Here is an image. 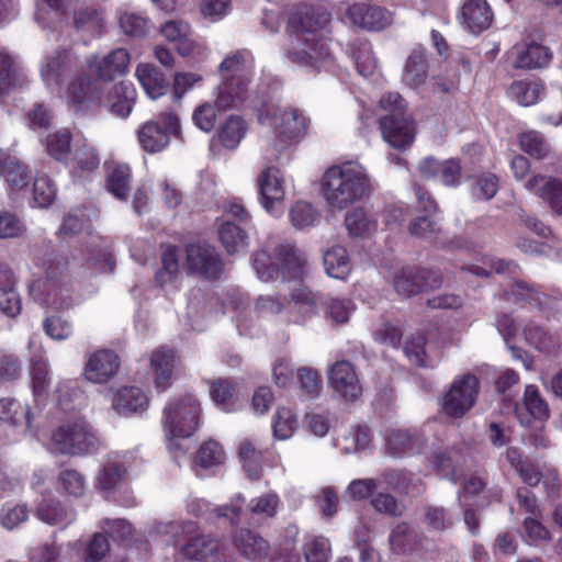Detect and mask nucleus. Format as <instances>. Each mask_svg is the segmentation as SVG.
<instances>
[{
    "mask_svg": "<svg viewBox=\"0 0 562 562\" xmlns=\"http://www.w3.org/2000/svg\"><path fill=\"white\" fill-rule=\"evenodd\" d=\"M131 64V55L125 48H115L108 55L100 57L92 55L87 59V67L90 72L99 77L105 86L117 76H123L128 72Z\"/></svg>",
    "mask_w": 562,
    "mask_h": 562,
    "instance_id": "obj_14",
    "label": "nucleus"
},
{
    "mask_svg": "<svg viewBox=\"0 0 562 562\" xmlns=\"http://www.w3.org/2000/svg\"><path fill=\"white\" fill-rule=\"evenodd\" d=\"M36 517L48 525H68L76 518L75 510L56 499H44L36 509Z\"/></svg>",
    "mask_w": 562,
    "mask_h": 562,
    "instance_id": "obj_37",
    "label": "nucleus"
},
{
    "mask_svg": "<svg viewBox=\"0 0 562 562\" xmlns=\"http://www.w3.org/2000/svg\"><path fill=\"white\" fill-rule=\"evenodd\" d=\"M178 362L179 357L171 348L161 346L151 352L149 364L154 374V385L158 392H164L171 386L172 373Z\"/></svg>",
    "mask_w": 562,
    "mask_h": 562,
    "instance_id": "obj_22",
    "label": "nucleus"
},
{
    "mask_svg": "<svg viewBox=\"0 0 562 562\" xmlns=\"http://www.w3.org/2000/svg\"><path fill=\"white\" fill-rule=\"evenodd\" d=\"M31 409L27 405H23L14 398L7 397L0 400V420L12 426H16L25 422L30 427Z\"/></svg>",
    "mask_w": 562,
    "mask_h": 562,
    "instance_id": "obj_45",
    "label": "nucleus"
},
{
    "mask_svg": "<svg viewBox=\"0 0 562 562\" xmlns=\"http://www.w3.org/2000/svg\"><path fill=\"white\" fill-rule=\"evenodd\" d=\"M472 194L477 200H491L498 191V178L493 173H482L472 181Z\"/></svg>",
    "mask_w": 562,
    "mask_h": 562,
    "instance_id": "obj_61",
    "label": "nucleus"
},
{
    "mask_svg": "<svg viewBox=\"0 0 562 562\" xmlns=\"http://www.w3.org/2000/svg\"><path fill=\"white\" fill-rule=\"evenodd\" d=\"M127 481V470L116 458L109 457L99 469L95 476L97 487L106 496L120 491Z\"/></svg>",
    "mask_w": 562,
    "mask_h": 562,
    "instance_id": "obj_28",
    "label": "nucleus"
},
{
    "mask_svg": "<svg viewBox=\"0 0 562 562\" xmlns=\"http://www.w3.org/2000/svg\"><path fill=\"white\" fill-rule=\"evenodd\" d=\"M25 232V223L20 216L8 210L0 211V239L19 238Z\"/></svg>",
    "mask_w": 562,
    "mask_h": 562,
    "instance_id": "obj_59",
    "label": "nucleus"
},
{
    "mask_svg": "<svg viewBox=\"0 0 562 562\" xmlns=\"http://www.w3.org/2000/svg\"><path fill=\"white\" fill-rule=\"evenodd\" d=\"M345 225L351 236H364L376 228V222L363 210L355 209L347 213Z\"/></svg>",
    "mask_w": 562,
    "mask_h": 562,
    "instance_id": "obj_51",
    "label": "nucleus"
},
{
    "mask_svg": "<svg viewBox=\"0 0 562 562\" xmlns=\"http://www.w3.org/2000/svg\"><path fill=\"white\" fill-rule=\"evenodd\" d=\"M328 382L335 395L346 402L357 401L362 394L361 382L349 361L335 362L328 371Z\"/></svg>",
    "mask_w": 562,
    "mask_h": 562,
    "instance_id": "obj_15",
    "label": "nucleus"
},
{
    "mask_svg": "<svg viewBox=\"0 0 562 562\" xmlns=\"http://www.w3.org/2000/svg\"><path fill=\"white\" fill-rule=\"evenodd\" d=\"M258 121L271 125L277 138L282 143L303 136L307 127V119L303 112L291 106L278 109L272 114L260 113Z\"/></svg>",
    "mask_w": 562,
    "mask_h": 562,
    "instance_id": "obj_11",
    "label": "nucleus"
},
{
    "mask_svg": "<svg viewBox=\"0 0 562 562\" xmlns=\"http://www.w3.org/2000/svg\"><path fill=\"white\" fill-rule=\"evenodd\" d=\"M247 132L245 121L236 115L229 116L220 127L217 136L221 144L228 148L235 149Z\"/></svg>",
    "mask_w": 562,
    "mask_h": 562,
    "instance_id": "obj_44",
    "label": "nucleus"
},
{
    "mask_svg": "<svg viewBox=\"0 0 562 562\" xmlns=\"http://www.w3.org/2000/svg\"><path fill=\"white\" fill-rule=\"evenodd\" d=\"M290 299L293 305L288 313L286 323L304 324L317 314L318 303L322 297L307 288H297L291 292Z\"/></svg>",
    "mask_w": 562,
    "mask_h": 562,
    "instance_id": "obj_27",
    "label": "nucleus"
},
{
    "mask_svg": "<svg viewBox=\"0 0 562 562\" xmlns=\"http://www.w3.org/2000/svg\"><path fill=\"white\" fill-rule=\"evenodd\" d=\"M106 94L105 83L90 70L77 71L65 88L68 108L78 115L97 114L103 106Z\"/></svg>",
    "mask_w": 562,
    "mask_h": 562,
    "instance_id": "obj_4",
    "label": "nucleus"
},
{
    "mask_svg": "<svg viewBox=\"0 0 562 562\" xmlns=\"http://www.w3.org/2000/svg\"><path fill=\"white\" fill-rule=\"evenodd\" d=\"M148 398L138 387L125 386L114 395L112 407L122 415L136 413L146 409Z\"/></svg>",
    "mask_w": 562,
    "mask_h": 562,
    "instance_id": "obj_36",
    "label": "nucleus"
},
{
    "mask_svg": "<svg viewBox=\"0 0 562 562\" xmlns=\"http://www.w3.org/2000/svg\"><path fill=\"white\" fill-rule=\"evenodd\" d=\"M30 376L32 390L36 397L46 393L49 383V363L43 351L35 352L31 358Z\"/></svg>",
    "mask_w": 562,
    "mask_h": 562,
    "instance_id": "obj_41",
    "label": "nucleus"
},
{
    "mask_svg": "<svg viewBox=\"0 0 562 562\" xmlns=\"http://www.w3.org/2000/svg\"><path fill=\"white\" fill-rule=\"evenodd\" d=\"M516 415L522 426H530L533 420L543 422L550 417L549 405L537 386L529 384L525 387L522 404L516 407Z\"/></svg>",
    "mask_w": 562,
    "mask_h": 562,
    "instance_id": "obj_26",
    "label": "nucleus"
},
{
    "mask_svg": "<svg viewBox=\"0 0 562 562\" xmlns=\"http://www.w3.org/2000/svg\"><path fill=\"white\" fill-rule=\"evenodd\" d=\"M232 542L237 552L247 560L266 559L270 552L269 542L249 528H238L232 535Z\"/></svg>",
    "mask_w": 562,
    "mask_h": 562,
    "instance_id": "obj_23",
    "label": "nucleus"
},
{
    "mask_svg": "<svg viewBox=\"0 0 562 562\" xmlns=\"http://www.w3.org/2000/svg\"><path fill=\"white\" fill-rule=\"evenodd\" d=\"M297 427V420L291 409L281 407L276 413L273 422V435L276 438L285 440L290 438Z\"/></svg>",
    "mask_w": 562,
    "mask_h": 562,
    "instance_id": "obj_62",
    "label": "nucleus"
},
{
    "mask_svg": "<svg viewBox=\"0 0 562 562\" xmlns=\"http://www.w3.org/2000/svg\"><path fill=\"white\" fill-rule=\"evenodd\" d=\"M326 273L336 279H345L350 272V260L346 248L334 246L324 254Z\"/></svg>",
    "mask_w": 562,
    "mask_h": 562,
    "instance_id": "obj_42",
    "label": "nucleus"
},
{
    "mask_svg": "<svg viewBox=\"0 0 562 562\" xmlns=\"http://www.w3.org/2000/svg\"><path fill=\"white\" fill-rule=\"evenodd\" d=\"M254 60L248 50H238L227 56L220 65L222 80L235 81L249 86L251 81Z\"/></svg>",
    "mask_w": 562,
    "mask_h": 562,
    "instance_id": "obj_25",
    "label": "nucleus"
},
{
    "mask_svg": "<svg viewBox=\"0 0 562 562\" xmlns=\"http://www.w3.org/2000/svg\"><path fill=\"white\" fill-rule=\"evenodd\" d=\"M98 445L91 426L82 418L63 424L50 437V449L59 454H86L97 449Z\"/></svg>",
    "mask_w": 562,
    "mask_h": 562,
    "instance_id": "obj_6",
    "label": "nucleus"
},
{
    "mask_svg": "<svg viewBox=\"0 0 562 562\" xmlns=\"http://www.w3.org/2000/svg\"><path fill=\"white\" fill-rule=\"evenodd\" d=\"M290 221L296 228H304L313 225L317 217V211L311 203L297 201L290 210Z\"/></svg>",
    "mask_w": 562,
    "mask_h": 562,
    "instance_id": "obj_64",
    "label": "nucleus"
},
{
    "mask_svg": "<svg viewBox=\"0 0 562 562\" xmlns=\"http://www.w3.org/2000/svg\"><path fill=\"white\" fill-rule=\"evenodd\" d=\"M218 236L222 245L231 255L248 246L247 234L238 225L228 220L221 225Z\"/></svg>",
    "mask_w": 562,
    "mask_h": 562,
    "instance_id": "obj_43",
    "label": "nucleus"
},
{
    "mask_svg": "<svg viewBox=\"0 0 562 562\" xmlns=\"http://www.w3.org/2000/svg\"><path fill=\"white\" fill-rule=\"evenodd\" d=\"M425 537L416 531L408 522L397 524L390 533V544L397 553H411L422 548Z\"/></svg>",
    "mask_w": 562,
    "mask_h": 562,
    "instance_id": "obj_34",
    "label": "nucleus"
},
{
    "mask_svg": "<svg viewBox=\"0 0 562 562\" xmlns=\"http://www.w3.org/2000/svg\"><path fill=\"white\" fill-rule=\"evenodd\" d=\"M280 505V496L269 491L251 498L247 504V510L254 518L265 521L276 517Z\"/></svg>",
    "mask_w": 562,
    "mask_h": 562,
    "instance_id": "obj_39",
    "label": "nucleus"
},
{
    "mask_svg": "<svg viewBox=\"0 0 562 562\" xmlns=\"http://www.w3.org/2000/svg\"><path fill=\"white\" fill-rule=\"evenodd\" d=\"M543 92L544 86L540 81H515L509 88L512 98L525 106L535 104Z\"/></svg>",
    "mask_w": 562,
    "mask_h": 562,
    "instance_id": "obj_46",
    "label": "nucleus"
},
{
    "mask_svg": "<svg viewBox=\"0 0 562 562\" xmlns=\"http://www.w3.org/2000/svg\"><path fill=\"white\" fill-rule=\"evenodd\" d=\"M257 187L261 205L269 213L274 212L278 205L282 204L285 195L281 171L274 166L265 168L257 177Z\"/></svg>",
    "mask_w": 562,
    "mask_h": 562,
    "instance_id": "obj_18",
    "label": "nucleus"
},
{
    "mask_svg": "<svg viewBox=\"0 0 562 562\" xmlns=\"http://www.w3.org/2000/svg\"><path fill=\"white\" fill-rule=\"evenodd\" d=\"M158 121H147L137 130V138L140 147L149 154L162 151L170 143V135L180 137L181 125L175 111L161 112Z\"/></svg>",
    "mask_w": 562,
    "mask_h": 562,
    "instance_id": "obj_9",
    "label": "nucleus"
},
{
    "mask_svg": "<svg viewBox=\"0 0 562 562\" xmlns=\"http://www.w3.org/2000/svg\"><path fill=\"white\" fill-rule=\"evenodd\" d=\"M179 272V257L173 246H167L161 254V268L156 272V282L160 286L172 283Z\"/></svg>",
    "mask_w": 562,
    "mask_h": 562,
    "instance_id": "obj_50",
    "label": "nucleus"
},
{
    "mask_svg": "<svg viewBox=\"0 0 562 562\" xmlns=\"http://www.w3.org/2000/svg\"><path fill=\"white\" fill-rule=\"evenodd\" d=\"M76 30L89 33L92 36H100L104 31V19L93 8H85L76 12L74 18Z\"/></svg>",
    "mask_w": 562,
    "mask_h": 562,
    "instance_id": "obj_48",
    "label": "nucleus"
},
{
    "mask_svg": "<svg viewBox=\"0 0 562 562\" xmlns=\"http://www.w3.org/2000/svg\"><path fill=\"white\" fill-rule=\"evenodd\" d=\"M238 457L247 476L259 480L262 475V451L249 439H244L238 448Z\"/></svg>",
    "mask_w": 562,
    "mask_h": 562,
    "instance_id": "obj_40",
    "label": "nucleus"
},
{
    "mask_svg": "<svg viewBox=\"0 0 562 562\" xmlns=\"http://www.w3.org/2000/svg\"><path fill=\"white\" fill-rule=\"evenodd\" d=\"M159 532L171 533L172 537H184L187 543L180 546L182 554L191 560L202 561L213 555L218 549V541L211 535L200 531L196 522L180 520L159 526Z\"/></svg>",
    "mask_w": 562,
    "mask_h": 562,
    "instance_id": "obj_7",
    "label": "nucleus"
},
{
    "mask_svg": "<svg viewBox=\"0 0 562 562\" xmlns=\"http://www.w3.org/2000/svg\"><path fill=\"white\" fill-rule=\"evenodd\" d=\"M67 269V260L64 258H55L46 268V278H41L32 282L29 288L30 294L35 301L55 308L63 307L58 295L66 290L59 280Z\"/></svg>",
    "mask_w": 562,
    "mask_h": 562,
    "instance_id": "obj_12",
    "label": "nucleus"
},
{
    "mask_svg": "<svg viewBox=\"0 0 562 562\" xmlns=\"http://www.w3.org/2000/svg\"><path fill=\"white\" fill-rule=\"evenodd\" d=\"M461 15L463 25L474 34L487 30L493 22V12L486 0H464Z\"/></svg>",
    "mask_w": 562,
    "mask_h": 562,
    "instance_id": "obj_29",
    "label": "nucleus"
},
{
    "mask_svg": "<svg viewBox=\"0 0 562 562\" xmlns=\"http://www.w3.org/2000/svg\"><path fill=\"white\" fill-rule=\"evenodd\" d=\"M201 407L192 394L171 400L164 409L162 425L167 437L188 438L200 425Z\"/></svg>",
    "mask_w": 562,
    "mask_h": 562,
    "instance_id": "obj_5",
    "label": "nucleus"
},
{
    "mask_svg": "<svg viewBox=\"0 0 562 562\" xmlns=\"http://www.w3.org/2000/svg\"><path fill=\"white\" fill-rule=\"evenodd\" d=\"M186 262L192 273L216 280L223 271V262L215 248L207 244H191L186 248Z\"/></svg>",
    "mask_w": 562,
    "mask_h": 562,
    "instance_id": "obj_13",
    "label": "nucleus"
},
{
    "mask_svg": "<svg viewBox=\"0 0 562 562\" xmlns=\"http://www.w3.org/2000/svg\"><path fill=\"white\" fill-rule=\"evenodd\" d=\"M440 280L435 273L426 270L403 269L394 277L395 291L404 296L411 297L422 291L438 286Z\"/></svg>",
    "mask_w": 562,
    "mask_h": 562,
    "instance_id": "obj_21",
    "label": "nucleus"
},
{
    "mask_svg": "<svg viewBox=\"0 0 562 562\" xmlns=\"http://www.w3.org/2000/svg\"><path fill=\"white\" fill-rule=\"evenodd\" d=\"M119 369V356L110 349H99L87 356L82 376L88 382L105 384L116 375Z\"/></svg>",
    "mask_w": 562,
    "mask_h": 562,
    "instance_id": "obj_17",
    "label": "nucleus"
},
{
    "mask_svg": "<svg viewBox=\"0 0 562 562\" xmlns=\"http://www.w3.org/2000/svg\"><path fill=\"white\" fill-rule=\"evenodd\" d=\"M346 15L353 25L369 31H380L392 23L391 13L380 7L357 3L347 9Z\"/></svg>",
    "mask_w": 562,
    "mask_h": 562,
    "instance_id": "obj_24",
    "label": "nucleus"
},
{
    "mask_svg": "<svg viewBox=\"0 0 562 562\" xmlns=\"http://www.w3.org/2000/svg\"><path fill=\"white\" fill-rule=\"evenodd\" d=\"M328 22V14L323 13L314 21V14L308 12L297 23L295 18L291 20L294 42L288 50V57L293 64L318 70L330 61L327 42L321 35Z\"/></svg>",
    "mask_w": 562,
    "mask_h": 562,
    "instance_id": "obj_2",
    "label": "nucleus"
},
{
    "mask_svg": "<svg viewBox=\"0 0 562 562\" xmlns=\"http://www.w3.org/2000/svg\"><path fill=\"white\" fill-rule=\"evenodd\" d=\"M305 255L293 244L266 245L252 255V267L262 282L291 281L305 272Z\"/></svg>",
    "mask_w": 562,
    "mask_h": 562,
    "instance_id": "obj_3",
    "label": "nucleus"
},
{
    "mask_svg": "<svg viewBox=\"0 0 562 562\" xmlns=\"http://www.w3.org/2000/svg\"><path fill=\"white\" fill-rule=\"evenodd\" d=\"M409 233L418 238L427 239L436 244L440 241L442 229L439 224L428 216H418L409 223Z\"/></svg>",
    "mask_w": 562,
    "mask_h": 562,
    "instance_id": "obj_53",
    "label": "nucleus"
},
{
    "mask_svg": "<svg viewBox=\"0 0 562 562\" xmlns=\"http://www.w3.org/2000/svg\"><path fill=\"white\" fill-rule=\"evenodd\" d=\"M520 148L537 159H543L550 154V146L537 131H528L519 136Z\"/></svg>",
    "mask_w": 562,
    "mask_h": 562,
    "instance_id": "obj_55",
    "label": "nucleus"
},
{
    "mask_svg": "<svg viewBox=\"0 0 562 562\" xmlns=\"http://www.w3.org/2000/svg\"><path fill=\"white\" fill-rule=\"evenodd\" d=\"M513 66L517 69H537L547 67L552 53L549 47L531 40H522L510 49Z\"/></svg>",
    "mask_w": 562,
    "mask_h": 562,
    "instance_id": "obj_19",
    "label": "nucleus"
},
{
    "mask_svg": "<svg viewBox=\"0 0 562 562\" xmlns=\"http://www.w3.org/2000/svg\"><path fill=\"white\" fill-rule=\"evenodd\" d=\"M131 169L127 165H116L108 175V189L117 199L126 201L130 194Z\"/></svg>",
    "mask_w": 562,
    "mask_h": 562,
    "instance_id": "obj_47",
    "label": "nucleus"
},
{
    "mask_svg": "<svg viewBox=\"0 0 562 562\" xmlns=\"http://www.w3.org/2000/svg\"><path fill=\"white\" fill-rule=\"evenodd\" d=\"M83 265L93 273L106 272L113 270V259L106 249H102L99 244H91L83 254Z\"/></svg>",
    "mask_w": 562,
    "mask_h": 562,
    "instance_id": "obj_49",
    "label": "nucleus"
},
{
    "mask_svg": "<svg viewBox=\"0 0 562 562\" xmlns=\"http://www.w3.org/2000/svg\"><path fill=\"white\" fill-rule=\"evenodd\" d=\"M424 522L428 529L436 532H443L452 527L453 519L445 507L427 505L424 507Z\"/></svg>",
    "mask_w": 562,
    "mask_h": 562,
    "instance_id": "obj_54",
    "label": "nucleus"
},
{
    "mask_svg": "<svg viewBox=\"0 0 562 562\" xmlns=\"http://www.w3.org/2000/svg\"><path fill=\"white\" fill-rule=\"evenodd\" d=\"M427 71L425 50L423 48L413 49L404 67L403 81L412 88H417L426 81Z\"/></svg>",
    "mask_w": 562,
    "mask_h": 562,
    "instance_id": "obj_38",
    "label": "nucleus"
},
{
    "mask_svg": "<svg viewBox=\"0 0 562 562\" xmlns=\"http://www.w3.org/2000/svg\"><path fill=\"white\" fill-rule=\"evenodd\" d=\"M246 499L244 495L237 494L229 503L222 506H214L212 509L213 520L225 518L232 526H238L244 514Z\"/></svg>",
    "mask_w": 562,
    "mask_h": 562,
    "instance_id": "obj_57",
    "label": "nucleus"
},
{
    "mask_svg": "<svg viewBox=\"0 0 562 562\" xmlns=\"http://www.w3.org/2000/svg\"><path fill=\"white\" fill-rule=\"evenodd\" d=\"M480 380L472 373L457 376L441 400L442 412L452 418L463 417L475 404Z\"/></svg>",
    "mask_w": 562,
    "mask_h": 562,
    "instance_id": "obj_8",
    "label": "nucleus"
},
{
    "mask_svg": "<svg viewBox=\"0 0 562 562\" xmlns=\"http://www.w3.org/2000/svg\"><path fill=\"white\" fill-rule=\"evenodd\" d=\"M288 301L284 296L272 293L259 295L255 301V312L258 316L273 317L286 310Z\"/></svg>",
    "mask_w": 562,
    "mask_h": 562,
    "instance_id": "obj_56",
    "label": "nucleus"
},
{
    "mask_svg": "<svg viewBox=\"0 0 562 562\" xmlns=\"http://www.w3.org/2000/svg\"><path fill=\"white\" fill-rule=\"evenodd\" d=\"M135 75L150 99L155 100L166 93L168 80L154 65L139 64L136 67Z\"/></svg>",
    "mask_w": 562,
    "mask_h": 562,
    "instance_id": "obj_35",
    "label": "nucleus"
},
{
    "mask_svg": "<svg viewBox=\"0 0 562 562\" xmlns=\"http://www.w3.org/2000/svg\"><path fill=\"white\" fill-rule=\"evenodd\" d=\"M380 128L383 139L397 150H405L415 139L414 122L406 112L385 114L380 119Z\"/></svg>",
    "mask_w": 562,
    "mask_h": 562,
    "instance_id": "obj_16",
    "label": "nucleus"
},
{
    "mask_svg": "<svg viewBox=\"0 0 562 562\" xmlns=\"http://www.w3.org/2000/svg\"><path fill=\"white\" fill-rule=\"evenodd\" d=\"M79 64V56L74 50L59 47L43 60L41 78L48 89L60 91L66 79L71 78Z\"/></svg>",
    "mask_w": 562,
    "mask_h": 562,
    "instance_id": "obj_10",
    "label": "nucleus"
},
{
    "mask_svg": "<svg viewBox=\"0 0 562 562\" xmlns=\"http://www.w3.org/2000/svg\"><path fill=\"white\" fill-rule=\"evenodd\" d=\"M56 187L46 175H38L33 183V202L35 206L47 207L56 198Z\"/></svg>",
    "mask_w": 562,
    "mask_h": 562,
    "instance_id": "obj_58",
    "label": "nucleus"
},
{
    "mask_svg": "<svg viewBox=\"0 0 562 562\" xmlns=\"http://www.w3.org/2000/svg\"><path fill=\"white\" fill-rule=\"evenodd\" d=\"M370 179L366 169L355 162L329 167L321 180V193L333 210H345L369 193Z\"/></svg>",
    "mask_w": 562,
    "mask_h": 562,
    "instance_id": "obj_1",
    "label": "nucleus"
},
{
    "mask_svg": "<svg viewBox=\"0 0 562 562\" xmlns=\"http://www.w3.org/2000/svg\"><path fill=\"white\" fill-rule=\"evenodd\" d=\"M524 334L530 345L542 351L550 352L557 347L555 338L546 331L542 327L533 323L526 325L524 328Z\"/></svg>",
    "mask_w": 562,
    "mask_h": 562,
    "instance_id": "obj_60",
    "label": "nucleus"
},
{
    "mask_svg": "<svg viewBox=\"0 0 562 562\" xmlns=\"http://www.w3.org/2000/svg\"><path fill=\"white\" fill-rule=\"evenodd\" d=\"M136 91L132 85L120 82L112 86L110 89L106 87L105 101L103 106L121 117H127L135 104Z\"/></svg>",
    "mask_w": 562,
    "mask_h": 562,
    "instance_id": "obj_31",
    "label": "nucleus"
},
{
    "mask_svg": "<svg viewBox=\"0 0 562 562\" xmlns=\"http://www.w3.org/2000/svg\"><path fill=\"white\" fill-rule=\"evenodd\" d=\"M525 188L549 203L557 213H562V181L537 175L531 177Z\"/></svg>",
    "mask_w": 562,
    "mask_h": 562,
    "instance_id": "obj_30",
    "label": "nucleus"
},
{
    "mask_svg": "<svg viewBox=\"0 0 562 562\" xmlns=\"http://www.w3.org/2000/svg\"><path fill=\"white\" fill-rule=\"evenodd\" d=\"M383 477L389 485L401 493L420 492V481L405 470H387L383 473Z\"/></svg>",
    "mask_w": 562,
    "mask_h": 562,
    "instance_id": "obj_52",
    "label": "nucleus"
},
{
    "mask_svg": "<svg viewBox=\"0 0 562 562\" xmlns=\"http://www.w3.org/2000/svg\"><path fill=\"white\" fill-rule=\"evenodd\" d=\"M160 33L182 56L189 55L195 46L191 27L182 20L167 21L161 25Z\"/></svg>",
    "mask_w": 562,
    "mask_h": 562,
    "instance_id": "obj_32",
    "label": "nucleus"
},
{
    "mask_svg": "<svg viewBox=\"0 0 562 562\" xmlns=\"http://www.w3.org/2000/svg\"><path fill=\"white\" fill-rule=\"evenodd\" d=\"M305 562H328L331 555V547L328 539L315 537L304 544Z\"/></svg>",
    "mask_w": 562,
    "mask_h": 562,
    "instance_id": "obj_63",
    "label": "nucleus"
},
{
    "mask_svg": "<svg viewBox=\"0 0 562 562\" xmlns=\"http://www.w3.org/2000/svg\"><path fill=\"white\" fill-rule=\"evenodd\" d=\"M248 98V86H241L235 81L222 80L216 90L214 106L217 112H225L245 104Z\"/></svg>",
    "mask_w": 562,
    "mask_h": 562,
    "instance_id": "obj_33",
    "label": "nucleus"
},
{
    "mask_svg": "<svg viewBox=\"0 0 562 562\" xmlns=\"http://www.w3.org/2000/svg\"><path fill=\"white\" fill-rule=\"evenodd\" d=\"M385 440V450L392 457L420 453L427 445L426 437L417 429H390Z\"/></svg>",
    "mask_w": 562,
    "mask_h": 562,
    "instance_id": "obj_20",
    "label": "nucleus"
}]
</instances>
